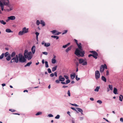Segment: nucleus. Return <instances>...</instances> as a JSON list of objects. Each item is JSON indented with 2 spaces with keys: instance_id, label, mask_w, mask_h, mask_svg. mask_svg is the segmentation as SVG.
<instances>
[{
  "instance_id": "f257e3e1",
  "label": "nucleus",
  "mask_w": 123,
  "mask_h": 123,
  "mask_svg": "<svg viewBox=\"0 0 123 123\" xmlns=\"http://www.w3.org/2000/svg\"><path fill=\"white\" fill-rule=\"evenodd\" d=\"M80 43L77 45L79 49L77 48L75 52V54L77 56H79L83 57L84 56L85 52L82 48Z\"/></svg>"
},
{
  "instance_id": "f03ea898",
  "label": "nucleus",
  "mask_w": 123,
  "mask_h": 123,
  "mask_svg": "<svg viewBox=\"0 0 123 123\" xmlns=\"http://www.w3.org/2000/svg\"><path fill=\"white\" fill-rule=\"evenodd\" d=\"M24 55L26 58L28 60H30L32 58V55L31 52H28L27 50H25L24 52Z\"/></svg>"
},
{
  "instance_id": "7ed1b4c3",
  "label": "nucleus",
  "mask_w": 123,
  "mask_h": 123,
  "mask_svg": "<svg viewBox=\"0 0 123 123\" xmlns=\"http://www.w3.org/2000/svg\"><path fill=\"white\" fill-rule=\"evenodd\" d=\"M6 1H3V3L4 5L7 6L9 9H7L6 10L8 12L11 11L13 9V7L11 5H9V2L8 0H6Z\"/></svg>"
},
{
  "instance_id": "20e7f679",
  "label": "nucleus",
  "mask_w": 123,
  "mask_h": 123,
  "mask_svg": "<svg viewBox=\"0 0 123 123\" xmlns=\"http://www.w3.org/2000/svg\"><path fill=\"white\" fill-rule=\"evenodd\" d=\"M18 57L19 58V62H20L24 63L26 61L25 58L21 54H19Z\"/></svg>"
},
{
  "instance_id": "39448f33",
  "label": "nucleus",
  "mask_w": 123,
  "mask_h": 123,
  "mask_svg": "<svg viewBox=\"0 0 123 123\" xmlns=\"http://www.w3.org/2000/svg\"><path fill=\"white\" fill-rule=\"evenodd\" d=\"M79 63L80 64L82 63V65H87V63L86 60L79 59Z\"/></svg>"
},
{
  "instance_id": "423d86ee",
  "label": "nucleus",
  "mask_w": 123,
  "mask_h": 123,
  "mask_svg": "<svg viewBox=\"0 0 123 123\" xmlns=\"http://www.w3.org/2000/svg\"><path fill=\"white\" fill-rule=\"evenodd\" d=\"M100 74L99 71L96 70L95 72V77L96 80H98L100 77Z\"/></svg>"
},
{
  "instance_id": "0eeeda50",
  "label": "nucleus",
  "mask_w": 123,
  "mask_h": 123,
  "mask_svg": "<svg viewBox=\"0 0 123 123\" xmlns=\"http://www.w3.org/2000/svg\"><path fill=\"white\" fill-rule=\"evenodd\" d=\"M90 52L93 54L92 56L95 59H96L97 58V56L98 55V53L96 51H91Z\"/></svg>"
},
{
  "instance_id": "6e6552de",
  "label": "nucleus",
  "mask_w": 123,
  "mask_h": 123,
  "mask_svg": "<svg viewBox=\"0 0 123 123\" xmlns=\"http://www.w3.org/2000/svg\"><path fill=\"white\" fill-rule=\"evenodd\" d=\"M18 55H16L15 57H14L12 58V60H14V62L16 63H18Z\"/></svg>"
},
{
  "instance_id": "1a4fd4ad",
  "label": "nucleus",
  "mask_w": 123,
  "mask_h": 123,
  "mask_svg": "<svg viewBox=\"0 0 123 123\" xmlns=\"http://www.w3.org/2000/svg\"><path fill=\"white\" fill-rule=\"evenodd\" d=\"M36 46L35 45H33L31 48V50L32 52V53L33 54H34L35 51Z\"/></svg>"
},
{
  "instance_id": "9d476101",
  "label": "nucleus",
  "mask_w": 123,
  "mask_h": 123,
  "mask_svg": "<svg viewBox=\"0 0 123 123\" xmlns=\"http://www.w3.org/2000/svg\"><path fill=\"white\" fill-rule=\"evenodd\" d=\"M28 28H26V27H24L23 28L22 30L25 34L28 32Z\"/></svg>"
},
{
  "instance_id": "9b49d317",
  "label": "nucleus",
  "mask_w": 123,
  "mask_h": 123,
  "mask_svg": "<svg viewBox=\"0 0 123 123\" xmlns=\"http://www.w3.org/2000/svg\"><path fill=\"white\" fill-rule=\"evenodd\" d=\"M59 81L62 82L64 81L65 80V78L62 77V76L61 75L59 76Z\"/></svg>"
},
{
  "instance_id": "f8f14e48",
  "label": "nucleus",
  "mask_w": 123,
  "mask_h": 123,
  "mask_svg": "<svg viewBox=\"0 0 123 123\" xmlns=\"http://www.w3.org/2000/svg\"><path fill=\"white\" fill-rule=\"evenodd\" d=\"M0 5L1 9L2 11H3V10H5V9H4V5L3 4V3L0 1Z\"/></svg>"
},
{
  "instance_id": "ddd939ff",
  "label": "nucleus",
  "mask_w": 123,
  "mask_h": 123,
  "mask_svg": "<svg viewBox=\"0 0 123 123\" xmlns=\"http://www.w3.org/2000/svg\"><path fill=\"white\" fill-rule=\"evenodd\" d=\"M8 20H13L15 19V17L14 16H11L8 17Z\"/></svg>"
},
{
  "instance_id": "4468645a",
  "label": "nucleus",
  "mask_w": 123,
  "mask_h": 123,
  "mask_svg": "<svg viewBox=\"0 0 123 123\" xmlns=\"http://www.w3.org/2000/svg\"><path fill=\"white\" fill-rule=\"evenodd\" d=\"M76 109L79 112L81 113L82 115H83V111L81 109L78 107L76 108Z\"/></svg>"
},
{
  "instance_id": "2eb2a0df",
  "label": "nucleus",
  "mask_w": 123,
  "mask_h": 123,
  "mask_svg": "<svg viewBox=\"0 0 123 123\" xmlns=\"http://www.w3.org/2000/svg\"><path fill=\"white\" fill-rule=\"evenodd\" d=\"M72 47V46H70L68 47L65 50L66 52L67 53H68L69 51L71 50Z\"/></svg>"
},
{
  "instance_id": "dca6fc26",
  "label": "nucleus",
  "mask_w": 123,
  "mask_h": 123,
  "mask_svg": "<svg viewBox=\"0 0 123 123\" xmlns=\"http://www.w3.org/2000/svg\"><path fill=\"white\" fill-rule=\"evenodd\" d=\"M76 76V74L75 73H74L73 74H71L70 75V77L71 79H74Z\"/></svg>"
},
{
  "instance_id": "f3484780",
  "label": "nucleus",
  "mask_w": 123,
  "mask_h": 123,
  "mask_svg": "<svg viewBox=\"0 0 123 123\" xmlns=\"http://www.w3.org/2000/svg\"><path fill=\"white\" fill-rule=\"evenodd\" d=\"M117 89L116 87H114V90H113V93H114L116 94H117L118 93H117Z\"/></svg>"
},
{
  "instance_id": "a211bd4d",
  "label": "nucleus",
  "mask_w": 123,
  "mask_h": 123,
  "mask_svg": "<svg viewBox=\"0 0 123 123\" xmlns=\"http://www.w3.org/2000/svg\"><path fill=\"white\" fill-rule=\"evenodd\" d=\"M31 63L32 62H30L28 63L27 64L25 65L24 67H26L27 66H29Z\"/></svg>"
},
{
  "instance_id": "6ab92c4d",
  "label": "nucleus",
  "mask_w": 123,
  "mask_h": 123,
  "mask_svg": "<svg viewBox=\"0 0 123 123\" xmlns=\"http://www.w3.org/2000/svg\"><path fill=\"white\" fill-rule=\"evenodd\" d=\"M104 68L102 67L101 66L100 67V71L101 73H102L103 72L104 70Z\"/></svg>"
},
{
  "instance_id": "aec40b11",
  "label": "nucleus",
  "mask_w": 123,
  "mask_h": 123,
  "mask_svg": "<svg viewBox=\"0 0 123 123\" xmlns=\"http://www.w3.org/2000/svg\"><path fill=\"white\" fill-rule=\"evenodd\" d=\"M11 59V55L9 54L6 57V60L8 61L10 60Z\"/></svg>"
},
{
  "instance_id": "412c9836",
  "label": "nucleus",
  "mask_w": 123,
  "mask_h": 123,
  "mask_svg": "<svg viewBox=\"0 0 123 123\" xmlns=\"http://www.w3.org/2000/svg\"><path fill=\"white\" fill-rule=\"evenodd\" d=\"M50 45V44L49 43H45L44 44V46L46 47H48Z\"/></svg>"
},
{
  "instance_id": "4be33fe9",
  "label": "nucleus",
  "mask_w": 123,
  "mask_h": 123,
  "mask_svg": "<svg viewBox=\"0 0 123 123\" xmlns=\"http://www.w3.org/2000/svg\"><path fill=\"white\" fill-rule=\"evenodd\" d=\"M24 33L23 32V31H19L18 33V34L19 35H22L23 34H24Z\"/></svg>"
},
{
  "instance_id": "5701e85b",
  "label": "nucleus",
  "mask_w": 123,
  "mask_h": 123,
  "mask_svg": "<svg viewBox=\"0 0 123 123\" xmlns=\"http://www.w3.org/2000/svg\"><path fill=\"white\" fill-rule=\"evenodd\" d=\"M101 79L102 80L104 81L105 82H106V79L105 77L103 76L102 77Z\"/></svg>"
},
{
  "instance_id": "b1692460",
  "label": "nucleus",
  "mask_w": 123,
  "mask_h": 123,
  "mask_svg": "<svg viewBox=\"0 0 123 123\" xmlns=\"http://www.w3.org/2000/svg\"><path fill=\"white\" fill-rule=\"evenodd\" d=\"M57 68V66H55L53 68H52V72H54L56 69Z\"/></svg>"
},
{
  "instance_id": "393cba45",
  "label": "nucleus",
  "mask_w": 123,
  "mask_h": 123,
  "mask_svg": "<svg viewBox=\"0 0 123 123\" xmlns=\"http://www.w3.org/2000/svg\"><path fill=\"white\" fill-rule=\"evenodd\" d=\"M6 31L7 32H12L9 29H7L6 30Z\"/></svg>"
},
{
  "instance_id": "a878e982",
  "label": "nucleus",
  "mask_w": 123,
  "mask_h": 123,
  "mask_svg": "<svg viewBox=\"0 0 123 123\" xmlns=\"http://www.w3.org/2000/svg\"><path fill=\"white\" fill-rule=\"evenodd\" d=\"M109 87L110 90H112L113 89V86L111 85H108Z\"/></svg>"
},
{
  "instance_id": "bb28decb",
  "label": "nucleus",
  "mask_w": 123,
  "mask_h": 123,
  "mask_svg": "<svg viewBox=\"0 0 123 123\" xmlns=\"http://www.w3.org/2000/svg\"><path fill=\"white\" fill-rule=\"evenodd\" d=\"M52 63L53 64H55L56 62V60L54 58H52L51 60Z\"/></svg>"
},
{
  "instance_id": "cd10ccee",
  "label": "nucleus",
  "mask_w": 123,
  "mask_h": 123,
  "mask_svg": "<svg viewBox=\"0 0 123 123\" xmlns=\"http://www.w3.org/2000/svg\"><path fill=\"white\" fill-rule=\"evenodd\" d=\"M15 55V53L14 52H13L12 53L11 55V56L12 57H13Z\"/></svg>"
},
{
  "instance_id": "c85d7f7f",
  "label": "nucleus",
  "mask_w": 123,
  "mask_h": 123,
  "mask_svg": "<svg viewBox=\"0 0 123 123\" xmlns=\"http://www.w3.org/2000/svg\"><path fill=\"white\" fill-rule=\"evenodd\" d=\"M100 87L99 86H97L96 87V89H94V91L96 92H98L99 90V89Z\"/></svg>"
},
{
  "instance_id": "c756f323",
  "label": "nucleus",
  "mask_w": 123,
  "mask_h": 123,
  "mask_svg": "<svg viewBox=\"0 0 123 123\" xmlns=\"http://www.w3.org/2000/svg\"><path fill=\"white\" fill-rule=\"evenodd\" d=\"M0 22L1 24H3V25H5L6 24V22L2 20H0Z\"/></svg>"
},
{
  "instance_id": "7c9ffc66",
  "label": "nucleus",
  "mask_w": 123,
  "mask_h": 123,
  "mask_svg": "<svg viewBox=\"0 0 123 123\" xmlns=\"http://www.w3.org/2000/svg\"><path fill=\"white\" fill-rule=\"evenodd\" d=\"M42 114V112L39 111L37 112L36 114V116H38L40 115H41Z\"/></svg>"
},
{
  "instance_id": "2f4dec72",
  "label": "nucleus",
  "mask_w": 123,
  "mask_h": 123,
  "mask_svg": "<svg viewBox=\"0 0 123 123\" xmlns=\"http://www.w3.org/2000/svg\"><path fill=\"white\" fill-rule=\"evenodd\" d=\"M41 24L43 26H44L45 25V23L42 20H41Z\"/></svg>"
},
{
  "instance_id": "473e14b6",
  "label": "nucleus",
  "mask_w": 123,
  "mask_h": 123,
  "mask_svg": "<svg viewBox=\"0 0 123 123\" xmlns=\"http://www.w3.org/2000/svg\"><path fill=\"white\" fill-rule=\"evenodd\" d=\"M101 66H102L103 67V68H104V69L105 68V69H107V66L105 64L104 65H101Z\"/></svg>"
},
{
  "instance_id": "72a5a7b5",
  "label": "nucleus",
  "mask_w": 123,
  "mask_h": 123,
  "mask_svg": "<svg viewBox=\"0 0 123 123\" xmlns=\"http://www.w3.org/2000/svg\"><path fill=\"white\" fill-rule=\"evenodd\" d=\"M9 55V53L8 52H6L4 54V55L5 57H7Z\"/></svg>"
},
{
  "instance_id": "f704fd0d",
  "label": "nucleus",
  "mask_w": 123,
  "mask_h": 123,
  "mask_svg": "<svg viewBox=\"0 0 123 123\" xmlns=\"http://www.w3.org/2000/svg\"><path fill=\"white\" fill-rule=\"evenodd\" d=\"M45 67L46 68H48L49 67V65L48 64V62L47 61H46L45 62Z\"/></svg>"
},
{
  "instance_id": "c9c22d12",
  "label": "nucleus",
  "mask_w": 123,
  "mask_h": 123,
  "mask_svg": "<svg viewBox=\"0 0 123 123\" xmlns=\"http://www.w3.org/2000/svg\"><path fill=\"white\" fill-rule=\"evenodd\" d=\"M4 56V54L2 53L1 55H0V59H2Z\"/></svg>"
},
{
  "instance_id": "e433bc0d",
  "label": "nucleus",
  "mask_w": 123,
  "mask_h": 123,
  "mask_svg": "<svg viewBox=\"0 0 123 123\" xmlns=\"http://www.w3.org/2000/svg\"><path fill=\"white\" fill-rule=\"evenodd\" d=\"M41 23L40 22V21L39 20H37L36 21V24L37 25H39V24H40Z\"/></svg>"
},
{
  "instance_id": "4c0bfd02",
  "label": "nucleus",
  "mask_w": 123,
  "mask_h": 123,
  "mask_svg": "<svg viewBox=\"0 0 123 123\" xmlns=\"http://www.w3.org/2000/svg\"><path fill=\"white\" fill-rule=\"evenodd\" d=\"M70 82V80H67L66 81V84H68Z\"/></svg>"
},
{
  "instance_id": "58836bf2",
  "label": "nucleus",
  "mask_w": 123,
  "mask_h": 123,
  "mask_svg": "<svg viewBox=\"0 0 123 123\" xmlns=\"http://www.w3.org/2000/svg\"><path fill=\"white\" fill-rule=\"evenodd\" d=\"M67 93L68 96L69 97H70L71 96V95L70 92V91L69 90L68 91Z\"/></svg>"
},
{
  "instance_id": "ea45409f",
  "label": "nucleus",
  "mask_w": 123,
  "mask_h": 123,
  "mask_svg": "<svg viewBox=\"0 0 123 123\" xmlns=\"http://www.w3.org/2000/svg\"><path fill=\"white\" fill-rule=\"evenodd\" d=\"M60 116L59 115H58L55 117V118L56 119H58L59 118Z\"/></svg>"
},
{
  "instance_id": "a19ab883",
  "label": "nucleus",
  "mask_w": 123,
  "mask_h": 123,
  "mask_svg": "<svg viewBox=\"0 0 123 123\" xmlns=\"http://www.w3.org/2000/svg\"><path fill=\"white\" fill-rule=\"evenodd\" d=\"M97 102L99 103L100 104H101L102 103V102L100 100H98L97 101Z\"/></svg>"
},
{
  "instance_id": "79ce46f5",
  "label": "nucleus",
  "mask_w": 123,
  "mask_h": 123,
  "mask_svg": "<svg viewBox=\"0 0 123 123\" xmlns=\"http://www.w3.org/2000/svg\"><path fill=\"white\" fill-rule=\"evenodd\" d=\"M56 31L55 30H54L52 31H51V32L53 34H54V35L55 33H56Z\"/></svg>"
},
{
  "instance_id": "37998d69",
  "label": "nucleus",
  "mask_w": 123,
  "mask_h": 123,
  "mask_svg": "<svg viewBox=\"0 0 123 123\" xmlns=\"http://www.w3.org/2000/svg\"><path fill=\"white\" fill-rule=\"evenodd\" d=\"M48 71L49 73H52L51 70L49 68L48 69Z\"/></svg>"
},
{
  "instance_id": "c03bdc74",
  "label": "nucleus",
  "mask_w": 123,
  "mask_h": 123,
  "mask_svg": "<svg viewBox=\"0 0 123 123\" xmlns=\"http://www.w3.org/2000/svg\"><path fill=\"white\" fill-rule=\"evenodd\" d=\"M48 116L49 117H53V115H52L50 114H48Z\"/></svg>"
},
{
  "instance_id": "a18cd8bd",
  "label": "nucleus",
  "mask_w": 123,
  "mask_h": 123,
  "mask_svg": "<svg viewBox=\"0 0 123 123\" xmlns=\"http://www.w3.org/2000/svg\"><path fill=\"white\" fill-rule=\"evenodd\" d=\"M67 32H68V30H65L64 31V32L62 33V35H63V34H65V33H67Z\"/></svg>"
},
{
  "instance_id": "49530a36",
  "label": "nucleus",
  "mask_w": 123,
  "mask_h": 123,
  "mask_svg": "<svg viewBox=\"0 0 123 123\" xmlns=\"http://www.w3.org/2000/svg\"><path fill=\"white\" fill-rule=\"evenodd\" d=\"M64 77L66 79H67V80L69 78L66 75H64Z\"/></svg>"
},
{
  "instance_id": "de8ad7c7",
  "label": "nucleus",
  "mask_w": 123,
  "mask_h": 123,
  "mask_svg": "<svg viewBox=\"0 0 123 123\" xmlns=\"http://www.w3.org/2000/svg\"><path fill=\"white\" fill-rule=\"evenodd\" d=\"M42 53L43 54L45 55H48L47 52H43Z\"/></svg>"
},
{
  "instance_id": "09e8293b",
  "label": "nucleus",
  "mask_w": 123,
  "mask_h": 123,
  "mask_svg": "<svg viewBox=\"0 0 123 123\" xmlns=\"http://www.w3.org/2000/svg\"><path fill=\"white\" fill-rule=\"evenodd\" d=\"M76 79L78 81L80 79V78H78L77 75H76Z\"/></svg>"
},
{
  "instance_id": "8fccbe9b",
  "label": "nucleus",
  "mask_w": 123,
  "mask_h": 123,
  "mask_svg": "<svg viewBox=\"0 0 123 123\" xmlns=\"http://www.w3.org/2000/svg\"><path fill=\"white\" fill-rule=\"evenodd\" d=\"M50 76L51 77H53L54 76V74L53 73H51L50 74Z\"/></svg>"
},
{
  "instance_id": "3c124183",
  "label": "nucleus",
  "mask_w": 123,
  "mask_h": 123,
  "mask_svg": "<svg viewBox=\"0 0 123 123\" xmlns=\"http://www.w3.org/2000/svg\"><path fill=\"white\" fill-rule=\"evenodd\" d=\"M35 34L36 35V36H38L39 35V33H38V32H36L35 33Z\"/></svg>"
},
{
  "instance_id": "603ef678",
  "label": "nucleus",
  "mask_w": 123,
  "mask_h": 123,
  "mask_svg": "<svg viewBox=\"0 0 123 123\" xmlns=\"http://www.w3.org/2000/svg\"><path fill=\"white\" fill-rule=\"evenodd\" d=\"M60 81L59 80H56L55 82L57 83H60Z\"/></svg>"
},
{
  "instance_id": "864d4df0",
  "label": "nucleus",
  "mask_w": 123,
  "mask_h": 123,
  "mask_svg": "<svg viewBox=\"0 0 123 123\" xmlns=\"http://www.w3.org/2000/svg\"><path fill=\"white\" fill-rule=\"evenodd\" d=\"M54 75H55L56 77L57 76V73L56 72H55L54 73Z\"/></svg>"
},
{
  "instance_id": "5fc2aeb1",
  "label": "nucleus",
  "mask_w": 123,
  "mask_h": 123,
  "mask_svg": "<svg viewBox=\"0 0 123 123\" xmlns=\"http://www.w3.org/2000/svg\"><path fill=\"white\" fill-rule=\"evenodd\" d=\"M10 111H11L12 112H13L15 111L14 110L12 109H10L9 110Z\"/></svg>"
},
{
  "instance_id": "6e6d98bb",
  "label": "nucleus",
  "mask_w": 123,
  "mask_h": 123,
  "mask_svg": "<svg viewBox=\"0 0 123 123\" xmlns=\"http://www.w3.org/2000/svg\"><path fill=\"white\" fill-rule=\"evenodd\" d=\"M72 105L76 107L78 106V105L76 104H72Z\"/></svg>"
},
{
  "instance_id": "4d7b16f0",
  "label": "nucleus",
  "mask_w": 123,
  "mask_h": 123,
  "mask_svg": "<svg viewBox=\"0 0 123 123\" xmlns=\"http://www.w3.org/2000/svg\"><path fill=\"white\" fill-rule=\"evenodd\" d=\"M121 96H120L119 97V100L120 101H122V98L121 97Z\"/></svg>"
},
{
  "instance_id": "13d9d810",
  "label": "nucleus",
  "mask_w": 123,
  "mask_h": 123,
  "mask_svg": "<svg viewBox=\"0 0 123 123\" xmlns=\"http://www.w3.org/2000/svg\"><path fill=\"white\" fill-rule=\"evenodd\" d=\"M57 36H55L52 35L51 36V37L52 38H55Z\"/></svg>"
},
{
  "instance_id": "bf43d9fd",
  "label": "nucleus",
  "mask_w": 123,
  "mask_h": 123,
  "mask_svg": "<svg viewBox=\"0 0 123 123\" xmlns=\"http://www.w3.org/2000/svg\"><path fill=\"white\" fill-rule=\"evenodd\" d=\"M67 47V46L66 45H64L62 46V47L64 48H65Z\"/></svg>"
},
{
  "instance_id": "052dcab7",
  "label": "nucleus",
  "mask_w": 123,
  "mask_h": 123,
  "mask_svg": "<svg viewBox=\"0 0 123 123\" xmlns=\"http://www.w3.org/2000/svg\"><path fill=\"white\" fill-rule=\"evenodd\" d=\"M120 120L121 122H123V118H122V117L120 119Z\"/></svg>"
},
{
  "instance_id": "680f3d73",
  "label": "nucleus",
  "mask_w": 123,
  "mask_h": 123,
  "mask_svg": "<svg viewBox=\"0 0 123 123\" xmlns=\"http://www.w3.org/2000/svg\"><path fill=\"white\" fill-rule=\"evenodd\" d=\"M74 40H75V42L76 43L77 45V44H78V41L77 40L75 39H74Z\"/></svg>"
},
{
  "instance_id": "e2e57ef3",
  "label": "nucleus",
  "mask_w": 123,
  "mask_h": 123,
  "mask_svg": "<svg viewBox=\"0 0 123 123\" xmlns=\"http://www.w3.org/2000/svg\"><path fill=\"white\" fill-rule=\"evenodd\" d=\"M61 33V32H58L57 33L55 34H54V35H58L60 34Z\"/></svg>"
},
{
  "instance_id": "0e129e2a",
  "label": "nucleus",
  "mask_w": 123,
  "mask_h": 123,
  "mask_svg": "<svg viewBox=\"0 0 123 123\" xmlns=\"http://www.w3.org/2000/svg\"><path fill=\"white\" fill-rule=\"evenodd\" d=\"M109 74V72L108 70H107L106 71V75H108Z\"/></svg>"
},
{
  "instance_id": "69168bd1",
  "label": "nucleus",
  "mask_w": 123,
  "mask_h": 123,
  "mask_svg": "<svg viewBox=\"0 0 123 123\" xmlns=\"http://www.w3.org/2000/svg\"><path fill=\"white\" fill-rule=\"evenodd\" d=\"M67 114H68L70 116H71V115H70V112L69 111H68L67 112Z\"/></svg>"
},
{
  "instance_id": "338daca9",
  "label": "nucleus",
  "mask_w": 123,
  "mask_h": 123,
  "mask_svg": "<svg viewBox=\"0 0 123 123\" xmlns=\"http://www.w3.org/2000/svg\"><path fill=\"white\" fill-rule=\"evenodd\" d=\"M71 108L73 110H74V111H77L74 108H73V107H71Z\"/></svg>"
},
{
  "instance_id": "774afa93",
  "label": "nucleus",
  "mask_w": 123,
  "mask_h": 123,
  "mask_svg": "<svg viewBox=\"0 0 123 123\" xmlns=\"http://www.w3.org/2000/svg\"><path fill=\"white\" fill-rule=\"evenodd\" d=\"M90 99L91 101H93L94 100V99L93 98H90Z\"/></svg>"
}]
</instances>
